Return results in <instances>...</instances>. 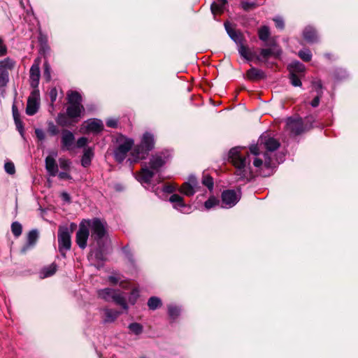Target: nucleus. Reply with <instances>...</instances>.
I'll use <instances>...</instances> for the list:
<instances>
[{"label":"nucleus","mask_w":358,"mask_h":358,"mask_svg":"<svg viewBox=\"0 0 358 358\" xmlns=\"http://www.w3.org/2000/svg\"><path fill=\"white\" fill-rule=\"evenodd\" d=\"M280 146L278 141L268 134L261 136L257 145H252L250 147V151L255 156L253 165L257 168H271L273 166L271 158L268 153L261 154V150L265 149L268 152H273L277 150Z\"/></svg>","instance_id":"1"},{"label":"nucleus","mask_w":358,"mask_h":358,"mask_svg":"<svg viewBox=\"0 0 358 358\" xmlns=\"http://www.w3.org/2000/svg\"><path fill=\"white\" fill-rule=\"evenodd\" d=\"M229 159L236 168L235 174L239 177V179H248L252 176L250 155L245 149L241 148L231 149Z\"/></svg>","instance_id":"2"},{"label":"nucleus","mask_w":358,"mask_h":358,"mask_svg":"<svg viewBox=\"0 0 358 358\" xmlns=\"http://www.w3.org/2000/svg\"><path fill=\"white\" fill-rule=\"evenodd\" d=\"M239 53L242 57L248 61L256 59L257 62H266L271 57L278 58L281 55V50L277 47L262 49L260 55H257L255 52H252L247 46L241 45L239 48Z\"/></svg>","instance_id":"3"},{"label":"nucleus","mask_w":358,"mask_h":358,"mask_svg":"<svg viewBox=\"0 0 358 358\" xmlns=\"http://www.w3.org/2000/svg\"><path fill=\"white\" fill-rule=\"evenodd\" d=\"M154 146V136L149 132H145L141 138V143L131 150V155L132 157L129 160L136 162L145 158L148 152L152 150Z\"/></svg>","instance_id":"4"},{"label":"nucleus","mask_w":358,"mask_h":358,"mask_svg":"<svg viewBox=\"0 0 358 358\" xmlns=\"http://www.w3.org/2000/svg\"><path fill=\"white\" fill-rule=\"evenodd\" d=\"M69 106L66 108V115L71 119L80 117L85 112L82 105V96L76 91H69L67 93Z\"/></svg>","instance_id":"5"},{"label":"nucleus","mask_w":358,"mask_h":358,"mask_svg":"<svg viewBox=\"0 0 358 358\" xmlns=\"http://www.w3.org/2000/svg\"><path fill=\"white\" fill-rule=\"evenodd\" d=\"M87 222L89 229L91 230L92 238L99 241L105 236L107 232V224L105 221L99 218H93L87 220Z\"/></svg>","instance_id":"6"},{"label":"nucleus","mask_w":358,"mask_h":358,"mask_svg":"<svg viewBox=\"0 0 358 358\" xmlns=\"http://www.w3.org/2000/svg\"><path fill=\"white\" fill-rule=\"evenodd\" d=\"M58 249L63 257H66V252L71 249V240L70 231L67 227L60 226L58 229Z\"/></svg>","instance_id":"7"},{"label":"nucleus","mask_w":358,"mask_h":358,"mask_svg":"<svg viewBox=\"0 0 358 358\" xmlns=\"http://www.w3.org/2000/svg\"><path fill=\"white\" fill-rule=\"evenodd\" d=\"M87 220H83L79 225V229L76 233V243L84 249L87 246V241L90 236V229L87 226Z\"/></svg>","instance_id":"8"},{"label":"nucleus","mask_w":358,"mask_h":358,"mask_svg":"<svg viewBox=\"0 0 358 358\" xmlns=\"http://www.w3.org/2000/svg\"><path fill=\"white\" fill-rule=\"evenodd\" d=\"M134 145V140L131 138H124L123 142L120 143L115 151V159L118 162H122L127 157Z\"/></svg>","instance_id":"9"},{"label":"nucleus","mask_w":358,"mask_h":358,"mask_svg":"<svg viewBox=\"0 0 358 358\" xmlns=\"http://www.w3.org/2000/svg\"><path fill=\"white\" fill-rule=\"evenodd\" d=\"M40 106L39 90L34 89L27 99L26 113L28 115H33L37 113Z\"/></svg>","instance_id":"10"},{"label":"nucleus","mask_w":358,"mask_h":358,"mask_svg":"<svg viewBox=\"0 0 358 358\" xmlns=\"http://www.w3.org/2000/svg\"><path fill=\"white\" fill-rule=\"evenodd\" d=\"M286 129L292 134L298 135L303 132L306 128L301 118L289 117L287 120Z\"/></svg>","instance_id":"11"},{"label":"nucleus","mask_w":358,"mask_h":358,"mask_svg":"<svg viewBox=\"0 0 358 358\" xmlns=\"http://www.w3.org/2000/svg\"><path fill=\"white\" fill-rule=\"evenodd\" d=\"M239 200V196L234 190H226L222 194V206L231 208L234 206Z\"/></svg>","instance_id":"12"},{"label":"nucleus","mask_w":358,"mask_h":358,"mask_svg":"<svg viewBox=\"0 0 358 358\" xmlns=\"http://www.w3.org/2000/svg\"><path fill=\"white\" fill-rule=\"evenodd\" d=\"M81 129L85 132L98 133L103 130V124L100 120L90 119L83 123Z\"/></svg>","instance_id":"13"},{"label":"nucleus","mask_w":358,"mask_h":358,"mask_svg":"<svg viewBox=\"0 0 358 358\" xmlns=\"http://www.w3.org/2000/svg\"><path fill=\"white\" fill-rule=\"evenodd\" d=\"M41 58L38 57L34 60V64H32L30 69V80L31 85L34 87H36L38 84L39 78H40V64H41Z\"/></svg>","instance_id":"14"},{"label":"nucleus","mask_w":358,"mask_h":358,"mask_svg":"<svg viewBox=\"0 0 358 358\" xmlns=\"http://www.w3.org/2000/svg\"><path fill=\"white\" fill-rule=\"evenodd\" d=\"M166 163V157L162 154H156L151 157L149 161V167L155 172H158L159 169Z\"/></svg>","instance_id":"15"},{"label":"nucleus","mask_w":358,"mask_h":358,"mask_svg":"<svg viewBox=\"0 0 358 358\" xmlns=\"http://www.w3.org/2000/svg\"><path fill=\"white\" fill-rule=\"evenodd\" d=\"M169 201L173 204L174 208L182 213H187V210L190 208L189 206L185 203L183 198L177 194H172L169 198Z\"/></svg>","instance_id":"16"},{"label":"nucleus","mask_w":358,"mask_h":358,"mask_svg":"<svg viewBox=\"0 0 358 358\" xmlns=\"http://www.w3.org/2000/svg\"><path fill=\"white\" fill-rule=\"evenodd\" d=\"M155 175V171L145 166L137 173L136 178L141 183L148 184Z\"/></svg>","instance_id":"17"},{"label":"nucleus","mask_w":358,"mask_h":358,"mask_svg":"<svg viewBox=\"0 0 358 358\" xmlns=\"http://www.w3.org/2000/svg\"><path fill=\"white\" fill-rule=\"evenodd\" d=\"M196 180L194 178L189 179V182L183 183L179 189V191L182 194L191 196L195 193L194 186L196 185Z\"/></svg>","instance_id":"18"},{"label":"nucleus","mask_w":358,"mask_h":358,"mask_svg":"<svg viewBox=\"0 0 358 358\" xmlns=\"http://www.w3.org/2000/svg\"><path fill=\"white\" fill-rule=\"evenodd\" d=\"M75 137L72 132L69 130H64L62 135V143L63 148L70 150L74 143Z\"/></svg>","instance_id":"19"},{"label":"nucleus","mask_w":358,"mask_h":358,"mask_svg":"<svg viewBox=\"0 0 358 358\" xmlns=\"http://www.w3.org/2000/svg\"><path fill=\"white\" fill-rule=\"evenodd\" d=\"M45 169L51 176H55L58 172V166L55 158L52 156H48L45 158Z\"/></svg>","instance_id":"20"},{"label":"nucleus","mask_w":358,"mask_h":358,"mask_svg":"<svg viewBox=\"0 0 358 358\" xmlns=\"http://www.w3.org/2000/svg\"><path fill=\"white\" fill-rule=\"evenodd\" d=\"M246 77L248 80L255 81L264 78V73L262 71L252 67L247 71Z\"/></svg>","instance_id":"21"},{"label":"nucleus","mask_w":358,"mask_h":358,"mask_svg":"<svg viewBox=\"0 0 358 358\" xmlns=\"http://www.w3.org/2000/svg\"><path fill=\"white\" fill-rule=\"evenodd\" d=\"M289 73H295L299 76H302L305 71V66L301 63L295 62L289 65Z\"/></svg>","instance_id":"22"},{"label":"nucleus","mask_w":358,"mask_h":358,"mask_svg":"<svg viewBox=\"0 0 358 358\" xmlns=\"http://www.w3.org/2000/svg\"><path fill=\"white\" fill-rule=\"evenodd\" d=\"M93 155L94 152L91 148H85L84 150V153L81 159L82 166L84 167H87L91 163Z\"/></svg>","instance_id":"23"},{"label":"nucleus","mask_w":358,"mask_h":358,"mask_svg":"<svg viewBox=\"0 0 358 358\" xmlns=\"http://www.w3.org/2000/svg\"><path fill=\"white\" fill-rule=\"evenodd\" d=\"M225 29L229 36L236 42L241 40V34L240 32L236 31L229 22L224 23Z\"/></svg>","instance_id":"24"},{"label":"nucleus","mask_w":358,"mask_h":358,"mask_svg":"<svg viewBox=\"0 0 358 358\" xmlns=\"http://www.w3.org/2000/svg\"><path fill=\"white\" fill-rule=\"evenodd\" d=\"M117 292L111 288H105L98 292L99 296L106 301L113 300Z\"/></svg>","instance_id":"25"},{"label":"nucleus","mask_w":358,"mask_h":358,"mask_svg":"<svg viewBox=\"0 0 358 358\" xmlns=\"http://www.w3.org/2000/svg\"><path fill=\"white\" fill-rule=\"evenodd\" d=\"M15 66V62L9 57L0 61V69L1 71H8V70H12Z\"/></svg>","instance_id":"26"},{"label":"nucleus","mask_w":358,"mask_h":358,"mask_svg":"<svg viewBox=\"0 0 358 358\" xmlns=\"http://www.w3.org/2000/svg\"><path fill=\"white\" fill-rule=\"evenodd\" d=\"M120 313L113 309L104 310V321L106 322H112L115 321L120 315Z\"/></svg>","instance_id":"27"},{"label":"nucleus","mask_w":358,"mask_h":358,"mask_svg":"<svg viewBox=\"0 0 358 358\" xmlns=\"http://www.w3.org/2000/svg\"><path fill=\"white\" fill-rule=\"evenodd\" d=\"M303 37L308 42H314L317 40V34L313 27H306L303 31Z\"/></svg>","instance_id":"28"},{"label":"nucleus","mask_w":358,"mask_h":358,"mask_svg":"<svg viewBox=\"0 0 358 358\" xmlns=\"http://www.w3.org/2000/svg\"><path fill=\"white\" fill-rule=\"evenodd\" d=\"M57 271V265L55 263L45 267L41 272L43 278L50 277L55 273Z\"/></svg>","instance_id":"29"},{"label":"nucleus","mask_w":358,"mask_h":358,"mask_svg":"<svg viewBox=\"0 0 358 358\" xmlns=\"http://www.w3.org/2000/svg\"><path fill=\"white\" fill-rule=\"evenodd\" d=\"M13 118H14V120H15V124H16V127L18 129V131L22 134L23 132V124H22V122L20 120V115L17 112V110L16 109V107L15 106H13Z\"/></svg>","instance_id":"30"},{"label":"nucleus","mask_w":358,"mask_h":358,"mask_svg":"<svg viewBox=\"0 0 358 358\" xmlns=\"http://www.w3.org/2000/svg\"><path fill=\"white\" fill-rule=\"evenodd\" d=\"M162 306L161 300L156 296H152L148 299V306L150 310H155Z\"/></svg>","instance_id":"31"},{"label":"nucleus","mask_w":358,"mask_h":358,"mask_svg":"<svg viewBox=\"0 0 358 358\" xmlns=\"http://www.w3.org/2000/svg\"><path fill=\"white\" fill-rule=\"evenodd\" d=\"M258 35L260 40L266 41L270 36L269 29L267 26H263L259 29Z\"/></svg>","instance_id":"32"},{"label":"nucleus","mask_w":358,"mask_h":358,"mask_svg":"<svg viewBox=\"0 0 358 358\" xmlns=\"http://www.w3.org/2000/svg\"><path fill=\"white\" fill-rule=\"evenodd\" d=\"M11 231L15 236H20L22 231V224L18 222H14L11 225Z\"/></svg>","instance_id":"33"},{"label":"nucleus","mask_w":358,"mask_h":358,"mask_svg":"<svg viewBox=\"0 0 358 358\" xmlns=\"http://www.w3.org/2000/svg\"><path fill=\"white\" fill-rule=\"evenodd\" d=\"M113 300L115 301L116 303L120 305L123 308H127V304L126 303L125 299L117 292L115 293Z\"/></svg>","instance_id":"34"},{"label":"nucleus","mask_w":358,"mask_h":358,"mask_svg":"<svg viewBox=\"0 0 358 358\" xmlns=\"http://www.w3.org/2000/svg\"><path fill=\"white\" fill-rule=\"evenodd\" d=\"M129 329L136 335H139L143 331V326L137 322H134L129 324Z\"/></svg>","instance_id":"35"},{"label":"nucleus","mask_w":358,"mask_h":358,"mask_svg":"<svg viewBox=\"0 0 358 358\" xmlns=\"http://www.w3.org/2000/svg\"><path fill=\"white\" fill-rule=\"evenodd\" d=\"M219 204V201L214 196H210L204 203L205 208L209 210Z\"/></svg>","instance_id":"36"},{"label":"nucleus","mask_w":358,"mask_h":358,"mask_svg":"<svg viewBox=\"0 0 358 358\" xmlns=\"http://www.w3.org/2000/svg\"><path fill=\"white\" fill-rule=\"evenodd\" d=\"M202 183L206 186L209 189H212L213 187V179L209 175H203Z\"/></svg>","instance_id":"37"},{"label":"nucleus","mask_w":358,"mask_h":358,"mask_svg":"<svg viewBox=\"0 0 358 358\" xmlns=\"http://www.w3.org/2000/svg\"><path fill=\"white\" fill-rule=\"evenodd\" d=\"M300 76L295 73H289V79L292 85L294 87H299L301 85Z\"/></svg>","instance_id":"38"},{"label":"nucleus","mask_w":358,"mask_h":358,"mask_svg":"<svg viewBox=\"0 0 358 358\" xmlns=\"http://www.w3.org/2000/svg\"><path fill=\"white\" fill-rule=\"evenodd\" d=\"M224 10V8L222 7V5L217 3L213 2L211 5V11L214 15H220Z\"/></svg>","instance_id":"39"},{"label":"nucleus","mask_w":358,"mask_h":358,"mask_svg":"<svg viewBox=\"0 0 358 358\" xmlns=\"http://www.w3.org/2000/svg\"><path fill=\"white\" fill-rule=\"evenodd\" d=\"M299 57L304 62H309L311 59L312 55L308 50H301L299 52Z\"/></svg>","instance_id":"40"},{"label":"nucleus","mask_w":358,"mask_h":358,"mask_svg":"<svg viewBox=\"0 0 358 358\" xmlns=\"http://www.w3.org/2000/svg\"><path fill=\"white\" fill-rule=\"evenodd\" d=\"M43 77L49 82L51 80V69L48 62L44 63Z\"/></svg>","instance_id":"41"},{"label":"nucleus","mask_w":358,"mask_h":358,"mask_svg":"<svg viewBox=\"0 0 358 358\" xmlns=\"http://www.w3.org/2000/svg\"><path fill=\"white\" fill-rule=\"evenodd\" d=\"M38 238V232L36 230L29 231L27 236V241L29 245H34Z\"/></svg>","instance_id":"42"},{"label":"nucleus","mask_w":358,"mask_h":358,"mask_svg":"<svg viewBox=\"0 0 358 358\" xmlns=\"http://www.w3.org/2000/svg\"><path fill=\"white\" fill-rule=\"evenodd\" d=\"M59 166L64 171H69L70 169V161L64 158H60L59 159Z\"/></svg>","instance_id":"43"},{"label":"nucleus","mask_w":358,"mask_h":358,"mask_svg":"<svg viewBox=\"0 0 358 358\" xmlns=\"http://www.w3.org/2000/svg\"><path fill=\"white\" fill-rule=\"evenodd\" d=\"M4 169L6 173L13 175L15 173V168L14 164L11 162H6L4 165Z\"/></svg>","instance_id":"44"},{"label":"nucleus","mask_w":358,"mask_h":358,"mask_svg":"<svg viewBox=\"0 0 358 358\" xmlns=\"http://www.w3.org/2000/svg\"><path fill=\"white\" fill-rule=\"evenodd\" d=\"M241 7L244 10L248 11L256 8V4L252 2L242 1Z\"/></svg>","instance_id":"45"},{"label":"nucleus","mask_w":358,"mask_h":358,"mask_svg":"<svg viewBox=\"0 0 358 358\" xmlns=\"http://www.w3.org/2000/svg\"><path fill=\"white\" fill-rule=\"evenodd\" d=\"M179 313L180 310L178 308L171 306L169 307V314L171 317L176 318L179 315Z\"/></svg>","instance_id":"46"},{"label":"nucleus","mask_w":358,"mask_h":358,"mask_svg":"<svg viewBox=\"0 0 358 358\" xmlns=\"http://www.w3.org/2000/svg\"><path fill=\"white\" fill-rule=\"evenodd\" d=\"M49 97L50 99V101H51V103H53L56 99H57V90L55 87H53L52 88L50 92H49Z\"/></svg>","instance_id":"47"},{"label":"nucleus","mask_w":358,"mask_h":358,"mask_svg":"<svg viewBox=\"0 0 358 358\" xmlns=\"http://www.w3.org/2000/svg\"><path fill=\"white\" fill-rule=\"evenodd\" d=\"M7 54V47L3 39L0 37V57H3Z\"/></svg>","instance_id":"48"},{"label":"nucleus","mask_w":358,"mask_h":358,"mask_svg":"<svg viewBox=\"0 0 358 358\" xmlns=\"http://www.w3.org/2000/svg\"><path fill=\"white\" fill-rule=\"evenodd\" d=\"M57 122L61 126H66L67 125L66 116L64 114H62V113L59 114L57 119Z\"/></svg>","instance_id":"49"},{"label":"nucleus","mask_w":358,"mask_h":358,"mask_svg":"<svg viewBox=\"0 0 358 358\" xmlns=\"http://www.w3.org/2000/svg\"><path fill=\"white\" fill-rule=\"evenodd\" d=\"M88 143V139L85 137H81L77 141V147L78 148H83Z\"/></svg>","instance_id":"50"},{"label":"nucleus","mask_w":358,"mask_h":358,"mask_svg":"<svg viewBox=\"0 0 358 358\" xmlns=\"http://www.w3.org/2000/svg\"><path fill=\"white\" fill-rule=\"evenodd\" d=\"M66 171H66L64 172L59 173V174H58L59 178L61 179V180H71V176Z\"/></svg>","instance_id":"51"},{"label":"nucleus","mask_w":358,"mask_h":358,"mask_svg":"<svg viewBox=\"0 0 358 358\" xmlns=\"http://www.w3.org/2000/svg\"><path fill=\"white\" fill-rule=\"evenodd\" d=\"M274 22L277 28L280 29H282L284 28V22L281 18H275L274 19Z\"/></svg>","instance_id":"52"},{"label":"nucleus","mask_w":358,"mask_h":358,"mask_svg":"<svg viewBox=\"0 0 358 358\" xmlns=\"http://www.w3.org/2000/svg\"><path fill=\"white\" fill-rule=\"evenodd\" d=\"M35 134L36 135V137L39 139V140H43L45 138V134L43 132V131L42 129H36L35 130Z\"/></svg>","instance_id":"53"},{"label":"nucleus","mask_w":358,"mask_h":358,"mask_svg":"<svg viewBox=\"0 0 358 358\" xmlns=\"http://www.w3.org/2000/svg\"><path fill=\"white\" fill-rule=\"evenodd\" d=\"M48 131L52 134V135H56L57 133H58V129L57 128L55 127V125H54L53 124H51L49 125V127H48Z\"/></svg>","instance_id":"54"},{"label":"nucleus","mask_w":358,"mask_h":358,"mask_svg":"<svg viewBox=\"0 0 358 358\" xmlns=\"http://www.w3.org/2000/svg\"><path fill=\"white\" fill-rule=\"evenodd\" d=\"M106 125L111 128H115L117 125V122L115 120L111 119L106 122Z\"/></svg>","instance_id":"55"},{"label":"nucleus","mask_w":358,"mask_h":358,"mask_svg":"<svg viewBox=\"0 0 358 358\" xmlns=\"http://www.w3.org/2000/svg\"><path fill=\"white\" fill-rule=\"evenodd\" d=\"M120 278L118 276H110L108 278L109 282L113 285L117 284L118 282L120 281Z\"/></svg>","instance_id":"56"},{"label":"nucleus","mask_w":358,"mask_h":358,"mask_svg":"<svg viewBox=\"0 0 358 358\" xmlns=\"http://www.w3.org/2000/svg\"><path fill=\"white\" fill-rule=\"evenodd\" d=\"M320 96H316L311 101L310 104L313 107H317L320 103Z\"/></svg>","instance_id":"57"},{"label":"nucleus","mask_w":358,"mask_h":358,"mask_svg":"<svg viewBox=\"0 0 358 358\" xmlns=\"http://www.w3.org/2000/svg\"><path fill=\"white\" fill-rule=\"evenodd\" d=\"M164 191L169 193H171L175 191L176 187L172 185H167L164 187Z\"/></svg>","instance_id":"58"},{"label":"nucleus","mask_w":358,"mask_h":358,"mask_svg":"<svg viewBox=\"0 0 358 358\" xmlns=\"http://www.w3.org/2000/svg\"><path fill=\"white\" fill-rule=\"evenodd\" d=\"M62 198L63 200H64V201H66L67 202H70V201H71L70 196L66 192L62 193Z\"/></svg>","instance_id":"59"},{"label":"nucleus","mask_w":358,"mask_h":358,"mask_svg":"<svg viewBox=\"0 0 358 358\" xmlns=\"http://www.w3.org/2000/svg\"><path fill=\"white\" fill-rule=\"evenodd\" d=\"M129 284H130V282L129 281L125 280V281H121L120 283V285L122 288L127 289L129 287Z\"/></svg>","instance_id":"60"},{"label":"nucleus","mask_w":358,"mask_h":358,"mask_svg":"<svg viewBox=\"0 0 358 358\" xmlns=\"http://www.w3.org/2000/svg\"><path fill=\"white\" fill-rule=\"evenodd\" d=\"M217 3L222 5V7L224 8L225 4L227 3V0H217Z\"/></svg>","instance_id":"61"},{"label":"nucleus","mask_w":358,"mask_h":358,"mask_svg":"<svg viewBox=\"0 0 358 358\" xmlns=\"http://www.w3.org/2000/svg\"><path fill=\"white\" fill-rule=\"evenodd\" d=\"M314 84L315 85V86H316L318 89L321 90V88H322V83H321V82H320V80H319V81H316V82H315V83H314Z\"/></svg>","instance_id":"62"},{"label":"nucleus","mask_w":358,"mask_h":358,"mask_svg":"<svg viewBox=\"0 0 358 358\" xmlns=\"http://www.w3.org/2000/svg\"><path fill=\"white\" fill-rule=\"evenodd\" d=\"M138 293V290L133 289V294Z\"/></svg>","instance_id":"63"}]
</instances>
